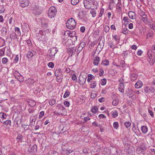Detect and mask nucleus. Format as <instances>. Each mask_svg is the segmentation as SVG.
<instances>
[{
    "mask_svg": "<svg viewBox=\"0 0 155 155\" xmlns=\"http://www.w3.org/2000/svg\"><path fill=\"white\" fill-rule=\"evenodd\" d=\"M76 21L73 18L68 19L66 23V27L70 29H74L76 26Z\"/></svg>",
    "mask_w": 155,
    "mask_h": 155,
    "instance_id": "obj_1",
    "label": "nucleus"
},
{
    "mask_svg": "<svg viewBox=\"0 0 155 155\" xmlns=\"http://www.w3.org/2000/svg\"><path fill=\"white\" fill-rule=\"evenodd\" d=\"M146 150V147L145 145L142 144L140 145L139 147L137 148L136 152L138 154H143L145 153Z\"/></svg>",
    "mask_w": 155,
    "mask_h": 155,
    "instance_id": "obj_2",
    "label": "nucleus"
},
{
    "mask_svg": "<svg viewBox=\"0 0 155 155\" xmlns=\"http://www.w3.org/2000/svg\"><path fill=\"white\" fill-rule=\"evenodd\" d=\"M57 51L58 50L56 48H53L50 49V52L49 54V56L52 60H53V58H54Z\"/></svg>",
    "mask_w": 155,
    "mask_h": 155,
    "instance_id": "obj_3",
    "label": "nucleus"
},
{
    "mask_svg": "<svg viewBox=\"0 0 155 155\" xmlns=\"http://www.w3.org/2000/svg\"><path fill=\"white\" fill-rule=\"evenodd\" d=\"M76 48H70L68 50L69 57H72L73 54H75Z\"/></svg>",
    "mask_w": 155,
    "mask_h": 155,
    "instance_id": "obj_4",
    "label": "nucleus"
},
{
    "mask_svg": "<svg viewBox=\"0 0 155 155\" xmlns=\"http://www.w3.org/2000/svg\"><path fill=\"white\" fill-rule=\"evenodd\" d=\"M19 2L20 6L23 8L27 6L29 4V1L27 0H20Z\"/></svg>",
    "mask_w": 155,
    "mask_h": 155,
    "instance_id": "obj_5",
    "label": "nucleus"
},
{
    "mask_svg": "<svg viewBox=\"0 0 155 155\" xmlns=\"http://www.w3.org/2000/svg\"><path fill=\"white\" fill-rule=\"evenodd\" d=\"M91 2L89 0H84V7L86 8L89 9L91 7Z\"/></svg>",
    "mask_w": 155,
    "mask_h": 155,
    "instance_id": "obj_6",
    "label": "nucleus"
},
{
    "mask_svg": "<svg viewBox=\"0 0 155 155\" xmlns=\"http://www.w3.org/2000/svg\"><path fill=\"white\" fill-rule=\"evenodd\" d=\"M14 122L17 125V127L19 126L20 125L21 122V118L20 117H17L15 119Z\"/></svg>",
    "mask_w": 155,
    "mask_h": 155,
    "instance_id": "obj_7",
    "label": "nucleus"
},
{
    "mask_svg": "<svg viewBox=\"0 0 155 155\" xmlns=\"http://www.w3.org/2000/svg\"><path fill=\"white\" fill-rule=\"evenodd\" d=\"M36 54V51L34 50H32L31 51H29L28 52L27 57L29 59L31 58L33 56L35 55Z\"/></svg>",
    "mask_w": 155,
    "mask_h": 155,
    "instance_id": "obj_8",
    "label": "nucleus"
},
{
    "mask_svg": "<svg viewBox=\"0 0 155 155\" xmlns=\"http://www.w3.org/2000/svg\"><path fill=\"white\" fill-rule=\"evenodd\" d=\"M87 77H83V76H80L79 77V82L82 84H84L86 80Z\"/></svg>",
    "mask_w": 155,
    "mask_h": 155,
    "instance_id": "obj_9",
    "label": "nucleus"
},
{
    "mask_svg": "<svg viewBox=\"0 0 155 155\" xmlns=\"http://www.w3.org/2000/svg\"><path fill=\"white\" fill-rule=\"evenodd\" d=\"M104 42V40H100V42L97 46V48L99 50H101L103 48Z\"/></svg>",
    "mask_w": 155,
    "mask_h": 155,
    "instance_id": "obj_10",
    "label": "nucleus"
},
{
    "mask_svg": "<svg viewBox=\"0 0 155 155\" xmlns=\"http://www.w3.org/2000/svg\"><path fill=\"white\" fill-rule=\"evenodd\" d=\"M128 16L129 18L131 19L135 18L136 13L132 11H129L128 13Z\"/></svg>",
    "mask_w": 155,
    "mask_h": 155,
    "instance_id": "obj_11",
    "label": "nucleus"
},
{
    "mask_svg": "<svg viewBox=\"0 0 155 155\" xmlns=\"http://www.w3.org/2000/svg\"><path fill=\"white\" fill-rule=\"evenodd\" d=\"M142 82L140 80L138 81L135 84V87L136 88H139L143 85Z\"/></svg>",
    "mask_w": 155,
    "mask_h": 155,
    "instance_id": "obj_12",
    "label": "nucleus"
},
{
    "mask_svg": "<svg viewBox=\"0 0 155 155\" xmlns=\"http://www.w3.org/2000/svg\"><path fill=\"white\" fill-rule=\"evenodd\" d=\"M17 74H15V78L20 82H23L24 81V77L21 75H19V76H16Z\"/></svg>",
    "mask_w": 155,
    "mask_h": 155,
    "instance_id": "obj_13",
    "label": "nucleus"
},
{
    "mask_svg": "<svg viewBox=\"0 0 155 155\" xmlns=\"http://www.w3.org/2000/svg\"><path fill=\"white\" fill-rule=\"evenodd\" d=\"M37 146L36 144H34L32 147L31 149V151L33 154H35L37 152Z\"/></svg>",
    "mask_w": 155,
    "mask_h": 155,
    "instance_id": "obj_14",
    "label": "nucleus"
},
{
    "mask_svg": "<svg viewBox=\"0 0 155 155\" xmlns=\"http://www.w3.org/2000/svg\"><path fill=\"white\" fill-rule=\"evenodd\" d=\"M100 60V59L99 57H95L93 61V64L94 65H98Z\"/></svg>",
    "mask_w": 155,
    "mask_h": 155,
    "instance_id": "obj_15",
    "label": "nucleus"
},
{
    "mask_svg": "<svg viewBox=\"0 0 155 155\" xmlns=\"http://www.w3.org/2000/svg\"><path fill=\"white\" fill-rule=\"evenodd\" d=\"M118 89L119 91L123 93L124 91V86L123 83H120L119 85Z\"/></svg>",
    "mask_w": 155,
    "mask_h": 155,
    "instance_id": "obj_16",
    "label": "nucleus"
},
{
    "mask_svg": "<svg viewBox=\"0 0 155 155\" xmlns=\"http://www.w3.org/2000/svg\"><path fill=\"white\" fill-rule=\"evenodd\" d=\"M58 128L60 131V132L61 133H63L66 131V129H64V128L63 124L60 125Z\"/></svg>",
    "mask_w": 155,
    "mask_h": 155,
    "instance_id": "obj_17",
    "label": "nucleus"
},
{
    "mask_svg": "<svg viewBox=\"0 0 155 155\" xmlns=\"http://www.w3.org/2000/svg\"><path fill=\"white\" fill-rule=\"evenodd\" d=\"M48 12H52L54 14H56L57 12V10L54 7H51L49 9Z\"/></svg>",
    "mask_w": 155,
    "mask_h": 155,
    "instance_id": "obj_18",
    "label": "nucleus"
},
{
    "mask_svg": "<svg viewBox=\"0 0 155 155\" xmlns=\"http://www.w3.org/2000/svg\"><path fill=\"white\" fill-rule=\"evenodd\" d=\"M98 108L97 107V106H94L91 109V112L94 113H96L98 111Z\"/></svg>",
    "mask_w": 155,
    "mask_h": 155,
    "instance_id": "obj_19",
    "label": "nucleus"
},
{
    "mask_svg": "<svg viewBox=\"0 0 155 155\" xmlns=\"http://www.w3.org/2000/svg\"><path fill=\"white\" fill-rule=\"evenodd\" d=\"M111 114L114 118H115L118 115V113L116 110L112 111L111 112Z\"/></svg>",
    "mask_w": 155,
    "mask_h": 155,
    "instance_id": "obj_20",
    "label": "nucleus"
},
{
    "mask_svg": "<svg viewBox=\"0 0 155 155\" xmlns=\"http://www.w3.org/2000/svg\"><path fill=\"white\" fill-rule=\"evenodd\" d=\"M141 130L143 133H146L147 131V128L145 126H143L141 127Z\"/></svg>",
    "mask_w": 155,
    "mask_h": 155,
    "instance_id": "obj_21",
    "label": "nucleus"
},
{
    "mask_svg": "<svg viewBox=\"0 0 155 155\" xmlns=\"http://www.w3.org/2000/svg\"><path fill=\"white\" fill-rule=\"evenodd\" d=\"M127 96L129 98H130L132 100H135L136 98V96L135 94H132V93L130 94H128L127 95Z\"/></svg>",
    "mask_w": 155,
    "mask_h": 155,
    "instance_id": "obj_22",
    "label": "nucleus"
},
{
    "mask_svg": "<svg viewBox=\"0 0 155 155\" xmlns=\"http://www.w3.org/2000/svg\"><path fill=\"white\" fill-rule=\"evenodd\" d=\"M147 36L149 38L152 37L153 35V32L152 30H150L147 34Z\"/></svg>",
    "mask_w": 155,
    "mask_h": 155,
    "instance_id": "obj_23",
    "label": "nucleus"
},
{
    "mask_svg": "<svg viewBox=\"0 0 155 155\" xmlns=\"http://www.w3.org/2000/svg\"><path fill=\"white\" fill-rule=\"evenodd\" d=\"M123 30L122 31V33L125 35H126L128 33L129 30L126 28H123V26H122Z\"/></svg>",
    "mask_w": 155,
    "mask_h": 155,
    "instance_id": "obj_24",
    "label": "nucleus"
},
{
    "mask_svg": "<svg viewBox=\"0 0 155 155\" xmlns=\"http://www.w3.org/2000/svg\"><path fill=\"white\" fill-rule=\"evenodd\" d=\"M41 121L40 122L39 121H38L37 122L36 124V125L35 127V130H38L39 128L40 127V125L41 124Z\"/></svg>",
    "mask_w": 155,
    "mask_h": 155,
    "instance_id": "obj_25",
    "label": "nucleus"
},
{
    "mask_svg": "<svg viewBox=\"0 0 155 155\" xmlns=\"http://www.w3.org/2000/svg\"><path fill=\"white\" fill-rule=\"evenodd\" d=\"M91 83L90 84V87L91 88H94L96 86V81H93L91 82Z\"/></svg>",
    "mask_w": 155,
    "mask_h": 155,
    "instance_id": "obj_26",
    "label": "nucleus"
},
{
    "mask_svg": "<svg viewBox=\"0 0 155 155\" xmlns=\"http://www.w3.org/2000/svg\"><path fill=\"white\" fill-rule=\"evenodd\" d=\"M90 13L92 14L93 17H94L96 15V11L94 9H91L90 11Z\"/></svg>",
    "mask_w": 155,
    "mask_h": 155,
    "instance_id": "obj_27",
    "label": "nucleus"
},
{
    "mask_svg": "<svg viewBox=\"0 0 155 155\" xmlns=\"http://www.w3.org/2000/svg\"><path fill=\"white\" fill-rule=\"evenodd\" d=\"M109 61L107 59H105V61H102V63H101V64H103L104 65H108L109 64Z\"/></svg>",
    "mask_w": 155,
    "mask_h": 155,
    "instance_id": "obj_28",
    "label": "nucleus"
},
{
    "mask_svg": "<svg viewBox=\"0 0 155 155\" xmlns=\"http://www.w3.org/2000/svg\"><path fill=\"white\" fill-rule=\"evenodd\" d=\"M11 121L10 120H7L3 122V124L5 125H9L10 126H11Z\"/></svg>",
    "mask_w": 155,
    "mask_h": 155,
    "instance_id": "obj_29",
    "label": "nucleus"
},
{
    "mask_svg": "<svg viewBox=\"0 0 155 155\" xmlns=\"http://www.w3.org/2000/svg\"><path fill=\"white\" fill-rule=\"evenodd\" d=\"M56 15V14H54L52 12H49L48 11V17L50 18H52L54 17V16Z\"/></svg>",
    "mask_w": 155,
    "mask_h": 155,
    "instance_id": "obj_30",
    "label": "nucleus"
},
{
    "mask_svg": "<svg viewBox=\"0 0 155 155\" xmlns=\"http://www.w3.org/2000/svg\"><path fill=\"white\" fill-rule=\"evenodd\" d=\"M107 82V80L105 78H103L101 80L100 83L102 85H104L106 84Z\"/></svg>",
    "mask_w": 155,
    "mask_h": 155,
    "instance_id": "obj_31",
    "label": "nucleus"
},
{
    "mask_svg": "<svg viewBox=\"0 0 155 155\" xmlns=\"http://www.w3.org/2000/svg\"><path fill=\"white\" fill-rule=\"evenodd\" d=\"M23 137L21 135L19 134L16 137V139L18 140L17 142H19L20 141H21V142Z\"/></svg>",
    "mask_w": 155,
    "mask_h": 155,
    "instance_id": "obj_32",
    "label": "nucleus"
},
{
    "mask_svg": "<svg viewBox=\"0 0 155 155\" xmlns=\"http://www.w3.org/2000/svg\"><path fill=\"white\" fill-rule=\"evenodd\" d=\"M7 31V29L5 27H3L2 30V32L3 35H5Z\"/></svg>",
    "mask_w": 155,
    "mask_h": 155,
    "instance_id": "obj_33",
    "label": "nucleus"
},
{
    "mask_svg": "<svg viewBox=\"0 0 155 155\" xmlns=\"http://www.w3.org/2000/svg\"><path fill=\"white\" fill-rule=\"evenodd\" d=\"M79 0H71V4L73 5H75L79 2Z\"/></svg>",
    "mask_w": 155,
    "mask_h": 155,
    "instance_id": "obj_34",
    "label": "nucleus"
},
{
    "mask_svg": "<svg viewBox=\"0 0 155 155\" xmlns=\"http://www.w3.org/2000/svg\"><path fill=\"white\" fill-rule=\"evenodd\" d=\"M5 10L4 5L0 6V14L3 13L5 11Z\"/></svg>",
    "mask_w": 155,
    "mask_h": 155,
    "instance_id": "obj_35",
    "label": "nucleus"
},
{
    "mask_svg": "<svg viewBox=\"0 0 155 155\" xmlns=\"http://www.w3.org/2000/svg\"><path fill=\"white\" fill-rule=\"evenodd\" d=\"M49 104L50 105L52 106L54 105L55 103V100L54 99H53L50 100L49 102Z\"/></svg>",
    "mask_w": 155,
    "mask_h": 155,
    "instance_id": "obj_36",
    "label": "nucleus"
},
{
    "mask_svg": "<svg viewBox=\"0 0 155 155\" xmlns=\"http://www.w3.org/2000/svg\"><path fill=\"white\" fill-rule=\"evenodd\" d=\"M41 26L42 27H44V28H47L48 27V25L46 22H42L41 23Z\"/></svg>",
    "mask_w": 155,
    "mask_h": 155,
    "instance_id": "obj_37",
    "label": "nucleus"
},
{
    "mask_svg": "<svg viewBox=\"0 0 155 155\" xmlns=\"http://www.w3.org/2000/svg\"><path fill=\"white\" fill-rule=\"evenodd\" d=\"M131 81H134V80L136 79L137 77V75L136 74H132L131 75Z\"/></svg>",
    "mask_w": 155,
    "mask_h": 155,
    "instance_id": "obj_38",
    "label": "nucleus"
},
{
    "mask_svg": "<svg viewBox=\"0 0 155 155\" xmlns=\"http://www.w3.org/2000/svg\"><path fill=\"white\" fill-rule=\"evenodd\" d=\"M8 61V59L6 58H4L2 59V63L4 64H6Z\"/></svg>",
    "mask_w": 155,
    "mask_h": 155,
    "instance_id": "obj_39",
    "label": "nucleus"
},
{
    "mask_svg": "<svg viewBox=\"0 0 155 155\" xmlns=\"http://www.w3.org/2000/svg\"><path fill=\"white\" fill-rule=\"evenodd\" d=\"M48 66L49 68H53L54 67V64L53 62H50L48 64Z\"/></svg>",
    "mask_w": 155,
    "mask_h": 155,
    "instance_id": "obj_40",
    "label": "nucleus"
},
{
    "mask_svg": "<svg viewBox=\"0 0 155 155\" xmlns=\"http://www.w3.org/2000/svg\"><path fill=\"white\" fill-rule=\"evenodd\" d=\"M113 127L114 129H117L119 127V124L117 122H114L113 123Z\"/></svg>",
    "mask_w": 155,
    "mask_h": 155,
    "instance_id": "obj_41",
    "label": "nucleus"
},
{
    "mask_svg": "<svg viewBox=\"0 0 155 155\" xmlns=\"http://www.w3.org/2000/svg\"><path fill=\"white\" fill-rule=\"evenodd\" d=\"M15 32H16L17 33V35H20L21 32L20 31V28H19L16 27L15 28Z\"/></svg>",
    "mask_w": 155,
    "mask_h": 155,
    "instance_id": "obj_42",
    "label": "nucleus"
},
{
    "mask_svg": "<svg viewBox=\"0 0 155 155\" xmlns=\"http://www.w3.org/2000/svg\"><path fill=\"white\" fill-rule=\"evenodd\" d=\"M70 94V93L69 92V91H67L65 93V94H64V98H67L68 97Z\"/></svg>",
    "mask_w": 155,
    "mask_h": 155,
    "instance_id": "obj_43",
    "label": "nucleus"
},
{
    "mask_svg": "<svg viewBox=\"0 0 155 155\" xmlns=\"http://www.w3.org/2000/svg\"><path fill=\"white\" fill-rule=\"evenodd\" d=\"M88 78L87 79V81L89 82L90 80L92 79V78L94 77V76L91 74H89L88 75Z\"/></svg>",
    "mask_w": 155,
    "mask_h": 155,
    "instance_id": "obj_44",
    "label": "nucleus"
},
{
    "mask_svg": "<svg viewBox=\"0 0 155 155\" xmlns=\"http://www.w3.org/2000/svg\"><path fill=\"white\" fill-rule=\"evenodd\" d=\"M147 17V15H144L143 16L141 17L142 18V20L145 23L146 22Z\"/></svg>",
    "mask_w": 155,
    "mask_h": 155,
    "instance_id": "obj_45",
    "label": "nucleus"
},
{
    "mask_svg": "<svg viewBox=\"0 0 155 155\" xmlns=\"http://www.w3.org/2000/svg\"><path fill=\"white\" fill-rule=\"evenodd\" d=\"M104 13V9L103 8H101L100 11V13L99 15V17H100L102 16V15Z\"/></svg>",
    "mask_w": 155,
    "mask_h": 155,
    "instance_id": "obj_46",
    "label": "nucleus"
},
{
    "mask_svg": "<svg viewBox=\"0 0 155 155\" xmlns=\"http://www.w3.org/2000/svg\"><path fill=\"white\" fill-rule=\"evenodd\" d=\"M118 103V101L117 100H115L113 101L112 104L114 106H116L117 105Z\"/></svg>",
    "mask_w": 155,
    "mask_h": 155,
    "instance_id": "obj_47",
    "label": "nucleus"
},
{
    "mask_svg": "<svg viewBox=\"0 0 155 155\" xmlns=\"http://www.w3.org/2000/svg\"><path fill=\"white\" fill-rule=\"evenodd\" d=\"M131 124V123L129 121H128L124 123V125L127 128H128V127H130Z\"/></svg>",
    "mask_w": 155,
    "mask_h": 155,
    "instance_id": "obj_48",
    "label": "nucleus"
},
{
    "mask_svg": "<svg viewBox=\"0 0 155 155\" xmlns=\"http://www.w3.org/2000/svg\"><path fill=\"white\" fill-rule=\"evenodd\" d=\"M110 30L109 27L108 25H106L105 26L104 29V31L106 32H108Z\"/></svg>",
    "mask_w": 155,
    "mask_h": 155,
    "instance_id": "obj_49",
    "label": "nucleus"
},
{
    "mask_svg": "<svg viewBox=\"0 0 155 155\" xmlns=\"http://www.w3.org/2000/svg\"><path fill=\"white\" fill-rule=\"evenodd\" d=\"M64 104L66 107H68L70 106V103L67 101H64Z\"/></svg>",
    "mask_w": 155,
    "mask_h": 155,
    "instance_id": "obj_50",
    "label": "nucleus"
},
{
    "mask_svg": "<svg viewBox=\"0 0 155 155\" xmlns=\"http://www.w3.org/2000/svg\"><path fill=\"white\" fill-rule=\"evenodd\" d=\"M18 59H19V58H18V55H16V56L14 58V62H15V63H17L18 61Z\"/></svg>",
    "mask_w": 155,
    "mask_h": 155,
    "instance_id": "obj_51",
    "label": "nucleus"
},
{
    "mask_svg": "<svg viewBox=\"0 0 155 155\" xmlns=\"http://www.w3.org/2000/svg\"><path fill=\"white\" fill-rule=\"evenodd\" d=\"M113 37L115 39V41H118L119 40V37L117 35H115L114 36H113Z\"/></svg>",
    "mask_w": 155,
    "mask_h": 155,
    "instance_id": "obj_52",
    "label": "nucleus"
},
{
    "mask_svg": "<svg viewBox=\"0 0 155 155\" xmlns=\"http://www.w3.org/2000/svg\"><path fill=\"white\" fill-rule=\"evenodd\" d=\"M150 28L155 31V25L154 24H150L149 25Z\"/></svg>",
    "mask_w": 155,
    "mask_h": 155,
    "instance_id": "obj_53",
    "label": "nucleus"
},
{
    "mask_svg": "<svg viewBox=\"0 0 155 155\" xmlns=\"http://www.w3.org/2000/svg\"><path fill=\"white\" fill-rule=\"evenodd\" d=\"M100 72L99 76L101 77L103 76L104 73V71L103 69L101 68L100 69Z\"/></svg>",
    "mask_w": 155,
    "mask_h": 155,
    "instance_id": "obj_54",
    "label": "nucleus"
},
{
    "mask_svg": "<svg viewBox=\"0 0 155 155\" xmlns=\"http://www.w3.org/2000/svg\"><path fill=\"white\" fill-rule=\"evenodd\" d=\"M129 20L130 19L127 17H124L123 19V21L125 22H128Z\"/></svg>",
    "mask_w": 155,
    "mask_h": 155,
    "instance_id": "obj_55",
    "label": "nucleus"
},
{
    "mask_svg": "<svg viewBox=\"0 0 155 155\" xmlns=\"http://www.w3.org/2000/svg\"><path fill=\"white\" fill-rule=\"evenodd\" d=\"M44 112L43 111H41L40 112L39 116V118H41L44 115Z\"/></svg>",
    "mask_w": 155,
    "mask_h": 155,
    "instance_id": "obj_56",
    "label": "nucleus"
},
{
    "mask_svg": "<svg viewBox=\"0 0 155 155\" xmlns=\"http://www.w3.org/2000/svg\"><path fill=\"white\" fill-rule=\"evenodd\" d=\"M149 91L152 93H153L155 91V90L153 87H151L149 89Z\"/></svg>",
    "mask_w": 155,
    "mask_h": 155,
    "instance_id": "obj_57",
    "label": "nucleus"
},
{
    "mask_svg": "<svg viewBox=\"0 0 155 155\" xmlns=\"http://www.w3.org/2000/svg\"><path fill=\"white\" fill-rule=\"evenodd\" d=\"M97 96V95L96 94H94L91 93V97L93 99L95 98Z\"/></svg>",
    "mask_w": 155,
    "mask_h": 155,
    "instance_id": "obj_58",
    "label": "nucleus"
},
{
    "mask_svg": "<svg viewBox=\"0 0 155 155\" xmlns=\"http://www.w3.org/2000/svg\"><path fill=\"white\" fill-rule=\"evenodd\" d=\"M89 151V149H88L85 148H84L83 149V152L84 153L86 154V153H88Z\"/></svg>",
    "mask_w": 155,
    "mask_h": 155,
    "instance_id": "obj_59",
    "label": "nucleus"
},
{
    "mask_svg": "<svg viewBox=\"0 0 155 155\" xmlns=\"http://www.w3.org/2000/svg\"><path fill=\"white\" fill-rule=\"evenodd\" d=\"M143 53V51H142L141 50H139L137 52V54L139 56H141Z\"/></svg>",
    "mask_w": 155,
    "mask_h": 155,
    "instance_id": "obj_60",
    "label": "nucleus"
},
{
    "mask_svg": "<svg viewBox=\"0 0 155 155\" xmlns=\"http://www.w3.org/2000/svg\"><path fill=\"white\" fill-rule=\"evenodd\" d=\"M148 112L150 114V116L152 117H153L154 116L153 113V111L150 110V109L148 110Z\"/></svg>",
    "mask_w": 155,
    "mask_h": 155,
    "instance_id": "obj_61",
    "label": "nucleus"
},
{
    "mask_svg": "<svg viewBox=\"0 0 155 155\" xmlns=\"http://www.w3.org/2000/svg\"><path fill=\"white\" fill-rule=\"evenodd\" d=\"M98 117L100 118H106V117L103 114H100Z\"/></svg>",
    "mask_w": 155,
    "mask_h": 155,
    "instance_id": "obj_62",
    "label": "nucleus"
},
{
    "mask_svg": "<svg viewBox=\"0 0 155 155\" xmlns=\"http://www.w3.org/2000/svg\"><path fill=\"white\" fill-rule=\"evenodd\" d=\"M80 30L81 32L84 33L85 32V28L84 26H82Z\"/></svg>",
    "mask_w": 155,
    "mask_h": 155,
    "instance_id": "obj_63",
    "label": "nucleus"
},
{
    "mask_svg": "<svg viewBox=\"0 0 155 155\" xmlns=\"http://www.w3.org/2000/svg\"><path fill=\"white\" fill-rule=\"evenodd\" d=\"M72 152V151L71 150H67L66 151V154L65 155H68L70 153Z\"/></svg>",
    "mask_w": 155,
    "mask_h": 155,
    "instance_id": "obj_64",
    "label": "nucleus"
}]
</instances>
